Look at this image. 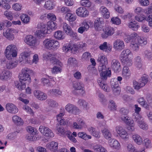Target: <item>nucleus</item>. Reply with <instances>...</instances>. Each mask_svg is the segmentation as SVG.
<instances>
[{"label": "nucleus", "mask_w": 152, "mask_h": 152, "mask_svg": "<svg viewBox=\"0 0 152 152\" xmlns=\"http://www.w3.org/2000/svg\"><path fill=\"white\" fill-rule=\"evenodd\" d=\"M132 54L129 49H126L123 51L120 55V58L123 65L130 66L132 64V60L129 56H132Z\"/></svg>", "instance_id": "obj_1"}, {"label": "nucleus", "mask_w": 152, "mask_h": 152, "mask_svg": "<svg viewBox=\"0 0 152 152\" xmlns=\"http://www.w3.org/2000/svg\"><path fill=\"white\" fill-rule=\"evenodd\" d=\"M43 45L45 48L49 50H56L60 47V43L57 40L51 38L45 39Z\"/></svg>", "instance_id": "obj_2"}, {"label": "nucleus", "mask_w": 152, "mask_h": 152, "mask_svg": "<svg viewBox=\"0 0 152 152\" xmlns=\"http://www.w3.org/2000/svg\"><path fill=\"white\" fill-rule=\"evenodd\" d=\"M33 73V72L31 70L27 68L23 69L19 77L20 81H23L27 84H29L31 81L30 75Z\"/></svg>", "instance_id": "obj_3"}, {"label": "nucleus", "mask_w": 152, "mask_h": 152, "mask_svg": "<svg viewBox=\"0 0 152 152\" xmlns=\"http://www.w3.org/2000/svg\"><path fill=\"white\" fill-rule=\"evenodd\" d=\"M17 48L15 45L11 44L7 46L4 52L6 57L8 59L16 57L17 55Z\"/></svg>", "instance_id": "obj_4"}, {"label": "nucleus", "mask_w": 152, "mask_h": 152, "mask_svg": "<svg viewBox=\"0 0 152 152\" xmlns=\"http://www.w3.org/2000/svg\"><path fill=\"white\" fill-rule=\"evenodd\" d=\"M115 131L119 136L123 139L127 140L129 139V135L127 131L122 126H118L115 128Z\"/></svg>", "instance_id": "obj_5"}, {"label": "nucleus", "mask_w": 152, "mask_h": 152, "mask_svg": "<svg viewBox=\"0 0 152 152\" xmlns=\"http://www.w3.org/2000/svg\"><path fill=\"white\" fill-rule=\"evenodd\" d=\"M45 59H49L51 63L54 64H56V65L58 64L60 66L61 65V63L60 62L57 58V56L55 54H51L48 52L46 53L43 56Z\"/></svg>", "instance_id": "obj_6"}, {"label": "nucleus", "mask_w": 152, "mask_h": 152, "mask_svg": "<svg viewBox=\"0 0 152 152\" xmlns=\"http://www.w3.org/2000/svg\"><path fill=\"white\" fill-rule=\"evenodd\" d=\"M25 41L27 45L35 47L39 44L36 38L31 35L26 36Z\"/></svg>", "instance_id": "obj_7"}, {"label": "nucleus", "mask_w": 152, "mask_h": 152, "mask_svg": "<svg viewBox=\"0 0 152 152\" xmlns=\"http://www.w3.org/2000/svg\"><path fill=\"white\" fill-rule=\"evenodd\" d=\"M30 53L29 52L25 51L22 52L20 54L21 57L19 58L20 61L25 63L31 64L32 62L30 60Z\"/></svg>", "instance_id": "obj_8"}, {"label": "nucleus", "mask_w": 152, "mask_h": 152, "mask_svg": "<svg viewBox=\"0 0 152 152\" xmlns=\"http://www.w3.org/2000/svg\"><path fill=\"white\" fill-rule=\"evenodd\" d=\"M102 30L103 33L102 34L101 37L103 38H107L108 36L112 35L115 32L114 28L111 27H106Z\"/></svg>", "instance_id": "obj_9"}, {"label": "nucleus", "mask_w": 152, "mask_h": 152, "mask_svg": "<svg viewBox=\"0 0 152 152\" xmlns=\"http://www.w3.org/2000/svg\"><path fill=\"white\" fill-rule=\"evenodd\" d=\"M39 130L45 136L53 137L54 136V134L52 131L47 127L41 126L39 127Z\"/></svg>", "instance_id": "obj_10"}, {"label": "nucleus", "mask_w": 152, "mask_h": 152, "mask_svg": "<svg viewBox=\"0 0 152 152\" xmlns=\"http://www.w3.org/2000/svg\"><path fill=\"white\" fill-rule=\"evenodd\" d=\"M65 109L70 113L76 114L80 112V110L77 107L70 104H68L66 105Z\"/></svg>", "instance_id": "obj_11"}, {"label": "nucleus", "mask_w": 152, "mask_h": 152, "mask_svg": "<svg viewBox=\"0 0 152 152\" xmlns=\"http://www.w3.org/2000/svg\"><path fill=\"white\" fill-rule=\"evenodd\" d=\"M104 24L103 19L102 18H97L95 20L94 27L95 30L98 31H100L102 30Z\"/></svg>", "instance_id": "obj_12"}, {"label": "nucleus", "mask_w": 152, "mask_h": 152, "mask_svg": "<svg viewBox=\"0 0 152 152\" xmlns=\"http://www.w3.org/2000/svg\"><path fill=\"white\" fill-rule=\"evenodd\" d=\"M125 44L124 41L120 39H117L113 42L114 48L117 50H121L125 47Z\"/></svg>", "instance_id": "obj_13"}, {"label": "nucleus", "mask_w": 152, "mask_h": 152, "mask_svg": "<svg viewBox=\"0 0 152 152\" xmlns=\"http://www.w3.org/2000/svg\"><path fill=\"white\" fill-rule=\"evenodd\" d=\"M33 94L35 97L40 100H45L47 98V96L46 94L39 90H35L34 91Z\"/></svg>", "instance_id": "obj_14"}, {"label": "nucleus", "mask_w": 152, "mask_h": 152, "mask_svg": "<svg viewBox=\"0 0 152 152\" xmlns=\"http://www.w3.org/2000/svg\"><path fill=\"white\" fill-rule=\"evenodd\" d=\"M76 13L79 16L81 17H85L89 15L88 11L85 8L80 7L76 11Z\"/></svg>", "instance_id": "obj_15"}, {"label": "nucleus", "mask_w": 152, "mask_h": 152, "mask_svg": "<svg viewBox=\"0 0 152 152\" xmlns=\"http://www.w3.org/2000/svg\"><path fill=\"white\" fill-rule=\"evenodd\" d=\"M18 32V30L12 28H10L7 29L5 32L3 33V35L9 39H13L14 38L13 33H16Z\"/></svg>", "instance_id": "obj_16"}, {"label": "nucleus", "mask_w": 152, "mask_h": 152, "mask_svg": "<svg viewBox=\"0 0 152 152\" xmlns=\"http://www.w3.org/2000/svg\"><path fill=\"white\" fill-rule=\"evenodd\" d=\"M111 67L115 72H117L121 70L120 62L117 60L113 59L111 61Z\"/></svg>", "instance_id": "obj_17"}, {"label": "nucleus", "mask_w": 152, "mask_h": 152, "mask_svg": "<svg viewBox=\"0 0 152 152\" xmlns=\"http://www.w3.org/2000/svg\"><path fill=\"white\" fill-rule=\"evenodd\" d=\"M5 108L8 112L12 114H15L18 111L17 107L12 103L7 104L6 105Z\"/></svg>", "instance_id": "obj_18"}, {"label": "nucleus", "mask_w": 152, "mask_h": 152, "mask_svg": "<svg viewBox=\"0 0 152 152\" xmlns=\"http://www.w3.org/2000/svg\"><path fill=\"white\" fill-rule=\"evenodd\" d=\"M73 87L75 90H82L81 93L83 94L85 92L83 88H84V85L81 82L74 81L72 83Z\"/></svg>", "instance_id": "obj_19"}, {"label": "nucleus", "mask_w": 152, "mask_h": 152, "mask_svg": "<svg viewBox=\"0 0 152 152\" xmlns=\"http://www.w3.org/2000/svg\"><path fill=\"white\" fill-rule=\"evenodd\" d=\"M11 72L9 70H4L0 72V79L2 80H6L10 79L12 76Z\"/></svg>", "instance_id": "obj_20"}, {"label": "nucleus", "mask_w": 152, "mask_h": 152, "mask_svg": "<svg viewBox=\"0 0 152 152\" xmlns=\"http://www.w3.org/2000/svg\"><path fill=\"white\" fill-rule=\"evenodd\" d=\"M38 29H41L42 31L43 34H50V31L48 28L47 25L43 23H39L37 26Z\"/></svg>", "instance_id": "obj_21"}, {"label": "nucleus", "mask_w": 152, "mask_h": 152, "mask_svg": "<svg viewBox=\"0 0 152 152\" xmlns=\"http://www.w3.org/2000/svg\"><path fill=\"white\" fill-rule=\"evenodd\" d=\"M27 131L30 133H31L30 134V136H28L27 137V139L31 141H34L36 139V138L34 136L35 135L36 132H35V131L34 130L33 127L31 126H28L26 128Z\"/></svg>", "instance_id": "obj_22"}, {"label": "nucleus", "mask_w": 152, "mask_h": 152, "mask_svg": "<svg viewBox=\"0 0 152 152\" xmlns=\"http://www.w3.org/2000/svg\"><path fill=\"white\" fill-rule=\"evenodd\" d=\"M48 148L53 152H58V143L55 141H52L47 145Z\"/></svg>", "instance_id": "obj_23"}, {"label": "nucleus", "mask_w": 152, "mask_h": 152, "mask_svg": "<svg viewBox=\"0 0 152 152\" xmlns=\"http://www.w3.org/2000/svg\"><path fill=\"white\" fill-rule=\"evenodd\" d=\"M99 48L102 50L107 53L110 52L111 51L112 46L110 44L107 45L106 42H104L99 47Z\"/></svg>", "instance_id": "obj_24"}, {"label": "nucleus", "mask_w": 152, "mask_h": 152, "mask_svg": "<svg viewBox=\"0 0 152 152\" xmlns=\"http://www.w3.org/2000/svg\"><path fill=\"white\" fill-rule=\"evenodd\" d=\"M137 34L135 32H133L130 35L126 36L124 38V40L127 43L131 42L132 41L136 40L137 38Z\"/></svg>", "instance_id": "obj_25"}, {"label": "nucleus", "mask_w": 152, "mask_h": 152, "mask_svg": "<svg viewBox=\"0 0 152 152\" xmlns=\"http://www.w3.org/2000/svg\"><path fill=\"white\" fill-rule=\"evenodd\" d=\"M89 27V25L88 23L85 21H83L82 23L81 26L78 28L77 31L80 34H83L85 31H87Z\"/></svg>", "instance_id": "obj_26"}, {"label": "nucleus", "mask_w": 152, "mask_h": 152, "mask_svg": "<svg viewBox=\"0 0 152 152\" xmlns=\"http://www.w3.org/2000/svg\"><path fill=\"white\" fill-rule=\"evenodd\" d=\"M100 12L103 15L104 18H108L110 17V13L108 9L104 6H101L99 9Z\"/></svg>", "instance_id": "obj_27"}, {"label": "nucleus", "mask_w": 152, "mask_h": 152, "mask_svg": "<svg viewBox=\"0 0 152 152\" xmlns=\"http://www.w3.org/2000/svg\"><path fill=\"white\" fill-rule=\"evenodd\" d=\"M109 143L110 147L115 149H119L121 147L119 142L115 139L109 140Z\"/></svg>", "instance_id": "obj_28"}, {"label": "nucleus", "mask_w": 152, "mask_h": 152, "mask_svg": "<svg viewBox=\"0 0 152 152\" xmlns=\"http://www.w3.org/2000/svg\"><path fill=\"white\" fill-rule=\"evenodd\" d=\"M101 132L104 137L106 139L110 138L112 136L111 132L107 128H105L102 129Z\"/></svg>", "instance_id": "obj_29"}, {"label": "nucleus", "mask_w": 152, "mask_h": 152, "mask_svg": "<svg viewBox=\"0 0 152 152\" xmlns=\"http://www.w3.org/2000/svg\"><path fill=\"white\" fill-rule=\"evenodd\" d=\"M54 37L57 40H63L65 36L63 32L61 31L58 30L55 32L54 34Z\"/></svg>", "instance_id": "obj_30"}, {"label": "nucleus", "mask_w": 152, "mask_h": 152, "mask_svg": "<svg viewBox=\"0 0 152 152\" xmlns=\"http://www.w3.org/2000/svg\"><path fill=\"white\" fill-rule=\"evenodd\" d=\"M100 76L102 79L104 80H106L107 77H110L111 76V70L106 68L105 71L101 72Z\"/></svg>", "instance_id": "obj_31"}, {"label": "nucleus", "mask_w": 152, "mask_h": 152, "mask_svg": "<svg viewBox=\"0 0 152 152\" xmlns=\"http://www.w3.org/2000/svg\"><path fill=\"white\" fill-rule=\"evenodd\" d=\"M128 66H124L122 71L123 76L125 78L127 79L129 78L131 73Z\"/></svg>", "instance_id": "obj_32"}, {"label": "nucleus", "mask_w": 152, "mask_h": 152, "mask_svg": "<svg viewBox=\"0 0 152 152\" xmlns=\"http://www.w3.org/2000/svg\"><path fill=\"white\" fill-rule=\"evenodd\" d=\"M20 18L22 22L25 24H28L30 22V17L26 14H21Z\"/></svg>", "instance_id": "obj_33"}, {"label": "nucleus", "mask_w": 152, "mask_h": 152, "mask_svg": "<svg viewBox=\"0 0 152 152\" xmlns=\"http://www.w3.org/2000/svg\"><path fill=\"white\" fill-rule=\"evenodd\" d=\"M135 21H130L127 24V26L130 29L134 31H137L140 27V26L137 23H135Z\"/></svg>", "instance_id": "obj_34"}, {"label": "nucleus", "mask_w": 152, "mask_h": 152, "mask_svg": "<svg viewBox=\"0 0 152 152\" xmlns=\"http://www.w3.org/2000/svg\"><path fill=\"white\" fill-rule=\"evenodd\" d=\"M126 152H141L142 151H137L133 145L131 143H127L126 147Z\"/></svg>", "instance_id": "obj_35"}, {"label": "nucleus", "mask_w": 152, "mask_h": 152, "mask_svg": "<svg viewBox=\"0 0 152 152\" xmlns=\"http://www.w3.org/2000/svg\"><path fill=\"white\" fill-rule=\"evenodd\" d=\"M12 120L17 125H22L23 124V120L20 117L16 115L13 116Z\"/></svg>", "instance_id": "obj_36"}, {"label": "nucleus", "mask_w": 152, "mask_h": 152, "mask_svg": "<svg viewBox=\"0 0 152 152\" xmlns=\"http://www.w3.org/2000/svg\"><path fill=\"white\" fill-rule=\"evenodd\" d=\"M135 40L136 42H137L139 45L143 46L146 45L147 43V39L145 37H138Z\"/></svg>", "instance_id": "obj_37"}, {"label": "nucleus", "mask_w": 152, "mask_h": 152, "mask_svg": "<svg viewBox=\"0 0 152 152\" xmlns=\"http://www.w3.org/2000/svg\"><path fill=\"white\" fill-rule=\"evenodd\" d=\"M56 129L57 131V133L61 135H64L65 134V132L63 126L62 125L60 124H56Z\"/></svg>", "instance_id": "obj_38"}, {"label": "nucleus", "mask_w": 152, "mask_h": 152, "mask_svg": "<svg viewBox=\"0 0 152 152\" xmlns=\"http://www.w3.org/2000/svg\"><path fill=\"white\" fill-rule=\"evenodd\" d=\"M57 10L58 12L63 14L69 13L71 11L68 8L65 7H57Z\"/></svg>", "instance_id": "obj_39"}, {"label": "nucleus", "mask_w": 152, "mask_h": 152, "mask_svg": "<svg viewBox=\"0 0 152 152\" xmlns=\"http://www.w3.org/2000/svg\"><path fill=\"white\" fill-rule=\"evenodd\" d=\"M136 40L131 41L130 47L132 50L134 51H137L139 49V45L136 42Z\"/></svg>", "instance_id": "obj_40"}, {"label": "nucleus", "mask_w": 152, "mask_h": 152, "mask_svg": "<svg viewBox=\"0 0 152 152\" xmlns=\"http://www.w3.org/2000/svg\"><path fill=\"white\" fill-rule=\"evenodd\" d=\"M20 81L19 83L18 82H16L15 83V86L18 90H22L26 88V83L23 81Z\"/></svg>", "instance_id": "obj_41"}, {"label": "nucleus", "mask_w": 152, "mask_h": 152, "mask_svg": "<svg viewBox=\"0 0 152 152\" xmlns=\"http://www.w3.org/2000/svg\"><path fill=\"white\" fill-rule=\"evenodd\" d=\"M18 64V62L15 61H9L7 62L6 67L8 69L15 67Z\"/></svg>", "instance_id": "obj_42"}, {"label": "nucleus", "mask_w": 152, "mask_h": 152, "mask_svg": "<svg viewBox=\"0 0 152 152\" xmlns=\"http://www.w3.org/2000/svg\"><path fill=\"white\" fill-rule=\"evenodd\" d=\"M132 118L134 121L137 122L138 124L143 120V118L139 113H134L132 115Z\"/></svg>", "instance_id": "obj_43"}, {"label": "nucleus", "mask_w": 152, "mask_h": 152, "mask_svg": "<svg viewBox=\"0 0 152 152\" xmlns=\"http://www.w3.org/2000/svg\"><path fill=\"white\" fill-rule=\"evenodd\" d=\"M132 138L134 141L137 144L140 145L142 142V140L141 137L139 135L134 134L132 136Z\"/></svg>", "instance_id": "obj_44"}, {"label": "nucleus", "mask_w": 152, "mask_h": 152, "mask_svg": "<svg viewBox=\"0 0 152 152\" xmlns=\"http://www.w3.org/2000/svg\"><path fill=\"white\" fill-rule=\"evenodd\" d=\"M63 28L64 31L67 35L72 30L71 27L66 23H63Z\"/></svg>", "instance_id": "obj_45"}, {"label": "nucleus", "mask_w": 152, "mask_h": 152, "mask_svg": "<svg viewBox=\"0 0 152 152\" xmlns=\"http://www.w3.org/2000/svg\"><path fill=\"white\" fill-rule=\"evenodd\" d=\"M77 135L79 137L85 140L91 139V136L87 135L84 132H79L78 133Z\"/></svg>", "instance_id": "obj_46"}, {"label": "nucleus", "mask_w": 152, "mask_h": 152, "mask_svg": "<svg viewBox=\"0 0 152 152\" xmlns=\"http://www.w3.org/2000/svg\"><path fill=\"white\" fill-rule=\"evenodd\" d=\"M98 83L99 86L104 91L107 92H109L110 91V89L107 85L101 81L100 80L98 81Z\"/></svg>", "instance_id": "obj_47"}, {"label": "nucleus", "mask_w": 152, "mask_h": 152, "mask_svg": "<svg viewBox=\"0 0 152 152\" xmlns=\"http://www.w3.org/2000/svg\"><path fill=\"white\" fill-rule=\"evenodd\" d=\"M134 64L137 68H140L142 67L141 60L140 57L138 56L134 58Z\"/></svg>", "instance_id": "obj_48"}, {"label": "nucleus", "mask_w": 152, "mask_h": 152, "mask_svg": "<svg viewBox=\"0 0 152 152\" xmlns=\"http://www.w3.org/2000/svg\"><path fill=\"white\" fill-rule=\"evenodd\" d=\"M48 28L50 31V33L53 30L56 28V24L53 22L48 21L47 24Z\"/></svg>", "instance_id": "obj_49"}, {"label": "nucleus", "mask_w": 152, "mask_h": 152, "mask_svg": "<svg viewBox=\"0 0 152 152\" xmlns=\"http://www.w3.org/2000/svg\"><path fill=\"white\" fill-rule=\"evenodd\" d=\"M78 103L80 106L83 107L84 109L86 110L88 109V103L84 100L82 99H79L78 102Z\"/></svg>", "instance_id": "obj_50"}, {"label": "nucleus", "mask_w": 152, "mask_h": 152, "mask_svg": "<svg viewBox=\"0 0 152 152\" xmlns=\"http://www.w3.org/2000/svg\"><path fill=\"white\" fill-rule=\"evenodd\" d=\"M95 151L97 152H107L106 149L100 145H96L94 147Z\"/></svg>", "instance_id": "obj_51"}, {"label": "nucleus", "mask_w": 152, "mask_h": 152, "mask_svg": "<svg viewBox=\"0 0 152 152\" xmlns=\"http://www.w3.org/2000/svg\"><path fill=\"white\" fill-rule=\"evenodd\" d=\"M49 92L51 95L58 96L61 95V91L59 89H54L50 90Z\"/></svg>", "instance_id": "obj_52"}, {"label": "nucleus", "mask_w": 152, "mask_h": 152, "mask_svg": "<svg viewBox=\"0 0 152 152\" xmlns=\"http://www.w3.org/2000/svg\"><path fill=\"white\" fill-rule=\"evenodd\" d=\"M22 4L18 3H14L12 5V8L13 10L16 11L20 10L22 9Z\"/></svg>", "instance_id": "obj_53"}, {"label": "nucleus", "mask_w": 152, "mask_h": 152, "mask_svg": "<svg viewBox=\"0 0 152 152\" xmlns=\"http://www.w3.org/2000/svg\"><path fill=\"white\" fill-rule=\"evenodd\" d=\"M144 57L148 60L152 59V52L149 50H146L144 52Z\"/></svg>", "instance_id": "obj_54"}, {"label": "nucleus", "mask_w": 152, "mask_h": 152, "mask_svg": "<svg viewBox=\"0 0 152 152\" xmlns=\"http://www.w3.org/2000/svg\"><path fill=\"white\" fill-rule=\"evenodd\" d=\"M81 5L84 7H88L91 5V2L89 0H80Z\"/></svg>", "instance_id": "obj_55"}, {"label": "nucleus", "mask_w": 152, "mask_h": 152, "mask_svg": "<svg viewBox=\"0 0 152 152\" xmlns=\"http://www.w3.org/2000/svg\"><path fill=\"white\" fill-rule=\"evenodd\" d=\"M44 7L47 10H51L53 8V4L52 2L50 1H46L44 5Z\"/></svg>", "instance_id": "obj_56"}, {"label": "nucleus", "mask_w": 152, "mask_h": 152, "mask_svg": "<svg viewBox=\"0 0 152 152\" xmlns=\"http://www.w3.org/2000/svg\"><path fill=\"white\" fill-rule=\"evenodd\" d=\"M46 102L51 107H56L58 105V104L55 101L52 99H48L46 101Z\"/></svg>", "instance_id": "obj_57"}, {"label": "nucleus", "mask_w": 152, "mask_h": 152, "mask_svg": "<svg viewBox=\"0 0 152 152\" xmlns=\"http://www.w3.org/2000/svg\"><path fill=\"white\" fill-rule=\"evenodd\" d=\"M111 87L112 89L116 88L118 87H120L119 86L118 82L117 80V79L114 78L111 80L110 82Z\"/></svg>", "instance_id": "obj_58"}, {"label": "nucleus", "mask_w": 152, "mask_h": 152, "mask_svg": "<svg viewBox=\"0 0 152 152\" xmlns=\"http://www.w3.org/2000/svg\"><path fill=\"white\" fill-rule=\"evenodd\" d=\"M4 15L8 19L12 20L13 18V14L11 11L6 10L4 12Z\"/></svg>", "instance_id": "obj_59"}, {"label": "nucleus", "mask_w": 152, "mask_h": 152, "mask_svg": "<svg viewBox=\"0 0 152 152\" xmlns=\"http://www.w3.org/2000/svg\"><path fill=\"white\" fill-rule=\"evenodd\" d=\"M97 61L100 62V64H105L107 62V58L102 55H99V56Z\"/></svg>", "instance_id": "obj_60"}, {"label": "nucleus", "mask_w": 152, "mask_h": 152, "mask_svg": "<svg viewBox=\"0 0 152 152\" xmlns=\"http://www.w3.org/2000/svg\"><path fill=\"white\" fill-rule=\"evenodd\" d=\"M41 82L43 86L47 87L51 86L49 80L45 78H42L41 79Z\"/></svg>", "instance_id": "obj_61"}, {"label": "nucleus", "mask_w": 152, "mask_h": 152, "mask_svg": "<svg viewBox=\"0 0 152 152\" xmlns=\"http://www.w3.org/2000/svg\"><path fill=\"white\" fill-rule=\"evenodd\" d=\"M111 21L112 23L117 25H119L121 23V19L118 17H113L111 19Z\"/></svg>", "instance_id": "obj_62"}, {"label": "nucleus", "mask_w": 152, "mask_h": 152, "mask_svg": "<svg viewBox=\"0 0 152 152\" xmlns=\"http://www.w3.org/2000/svg\"><path fill=\"white\" fill-rule=\"evenodd\" d=\"M138 126L140 127L143 130H147L148 128V125L142 120L138 124Z\"/></svg>", "instance_id": "obj_63"}, {"label": "nucleus", "mask_w": 152, "mask_h": 152, "mask_svg": "<svg viewBox=\"0 0 152 152\" xmlns=\"http://www.w3.org/2000/svg\"><path fill=\"white\" fill-rule=\"evenodd\" d=\"M133 16V15L132 13L129 12L126 14L121 15V17L122 19L124 20H126L127 19H130Z\"/></svg>", "instance_id": "obj_64"}]
</instances>
